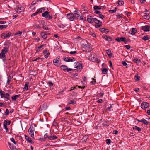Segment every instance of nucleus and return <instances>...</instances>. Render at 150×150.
<instances>
[{
    "label": "nucleus",
    "instance_id": "1",
    "mask_svg": "<svg viewBox=\"0 0 150 150\" xmlns=\"http://www.w3.org/2000/svg\"><path fill=\"white\" fill-rule=\"evenodd\" d=\"M8 50V48L4 47L1 50V52L0 53V58L4 61L6 60V54L7 53Z\"/></svg>",
    "mask_w": 150,
    "mask_h": 150
},
{
    "label": "nucleus",
    "instance_id": "2",
    "mask_svg": "<svg viewBox=\"0 0 150 150\" xmlns=\"http://www.w3.org/2000/svg\"><path fill=\"white\" fill-rule=\"evenodd\" d=\"M82 49L83 51L87 52H90L92 50L90 45L88 43L82 44Z\"/></svg>",
    "mask_w": 150,
    "mask_h": 150
},
{
    "label": "nucleus",
    "instance_id": "3",
    "mask_svg": "<svg viewBox=\"0 0 150 150\" xmlns=\"http://www.w3.org/2000/svg\"><path fill=\"white\" fill-rule=\"evenodd\" d=\"M35 131V128L33 126L31 125L29 129L28 132L30 136L33 139H34V133Z\"/></svg>",
    "mask_w": 150,
    "mask_h": 150
},
{
    "label": "nucleus",
    "instance_id": "4",
    "mask_svg": "<svg viewBox=\"0 0 150 150\" xmlns=\"http://www.w3.org/2000/svg\"><path fill=\"white\" fill-rule=\"evenodd\" d=\"M11 34V33L10 32L6 31L1 34V37L3 39H5L9 37Z\"/></svg>",
    "mask_w": 150,
    "mask_h": 150
},
{
    "label": "nucleus",
    "instance_id": "5",
    "mask_svg": "<svg viewBox=\"0 0 150 150\" xmlns=\"http://www.w3.org/2000/svg\"><path fill=\"white\" fill-rule=\"evenodd\" d=\"M80 13L78 11V10H76L75 13L73 14L74 17L76 19H79L81 20H83V18L80 15Z\"/></svg>",
    "mask_w": 150,
    "mask_h": 150
},
{
    "label": "nucleus",
    "instance_id": "6",
    "mask_svg": "<svg viewBox=\"0 0 150 150\" xmlns=\"http://www.w3.org/2000/svg\"><path fill=\"white\" fill-rule=\"evenodd\" d=\"M49 12L46 11L42 13V16L43 17H45L47 20L51 19L52 18V17L49 14Z\"/></svg>",
    "mask_w": 150,
    "mask_h": 150
},
{
    "label": "nucleus",
    "instance_id": "7",
    "mask_svg": "<svg viewBox=\"0 0 150 150\" xmlns=\"http://www.w3.org/2000/svg\"><path fill=\"white\" fill-rule=\"evenodd\" d=\"M149 106V105L148 103L146 102H142L141 105V107L144 110H146Z\"/></svg>",
    "mask_w": 150,
    "mask_h": 150
},
{
    "label": "nucleus",
    "instance_id": "8",
    "mask_svg": "<svg viewBox=\"0 0 150 150\" xmlns=\"http://www.w3.org/2000/svg\"><path fill=\"white\" fill-rule=\"evenodd\" d=\"M59 58L57 57L56 59H54L53 60L54 64L57 67H59L60 64L61 62L59 60Z\"/></svg>",
    "mask_w": 150,
    "mask_h": 150
},
{
    "label": "nucleus",
    "instance_id": "9",
    "mask_svg": "<svg viewBox=\"0 0 150 150\" xmlns=\"http://www.w3.org/2000/svg\"><path fill=\"white\" fill-rule=\"evenodd\" d=\"M94 23H95V26L96 27H99L101 26L102 22L100 20L96 18Z\"/></svg>",
    "mask_w": 150,
    "mask_h": 150
},
{
    "label": "nucleus",
    "instance_id": "10",
    "mask_svg": "<svg viewBox=\"0 0 150 150\" xmlns=\"http://www.w3.org/2000/svg\"><path fill=\"white\" fill-rule=\"evenodd\" d=\"M96 18H93L91 16H88L87 17V21L90 23H94Z\"/></svg>",
    "mask_w": 150,
    "mask_h": 150
},
{
    "label": "nucleus",
    "instance_id": "11",
    "mask_svg": "<svg viewBox=\"0 0 150 150\" xmlns=\"http://www.w3.org/2000/svg\"><path fill=\"white\" fill-rule=\"evenodd\" d=\"M115 40L119 42H120L121 41H126L127 40L126 38L122 37H121L120 38L117 37L115 39Z\"/></svg>",
    "mask_w": 150,
    "mask_h": 150
},
{
    "label": "nucleus",
    "instance_id": "12",
    "mask_svg": "<svg viewBox=\"0 0 150 150\" xmlns=\"http://www.w3.org/2000/svg\"><path fill=\"white\" fill-rule=\"evenodd\" d=\"M23 11V8L21 6H17L16 8V11L18 13H20Z\"/></svg>",
    "mask_w": 150,
    "mask_h": 150
},
{
    "label": "nucleus",
    "instance_id": "13",
    "mask_svg": "<svg viewBox=\"0 0 150 150\" xmlns=\"http://www.w3.org/2000/svg\"><path fill=\"white\" fill-rule=\"evenodd\" d=\"M150 26L148 25H146L143 26L141 27V29L144 31H149Z\"/></svg>",
    "mask_w": 150,
    "mask_h": 150
},
{
    "label": "nucleus",
    "instance_id": "14",
    "mask_svg": "<svg viewBox=\"0 0 150 150\" xmlns=\"http://www.w3.org/2000/svg\"><path fill=\"white\" fill-rule=\"evenodd\" d=\"M67 18L70 21H72L74 19V17L73 14H67Z\"/></svg>",
    "mask_w": 150,
    "mask_h": 150
},
{
    "label": "nucleus",
    "instance_id": "15",
    "mask_svg": "<svg viewBox=\"0 0 150 150\" xmlns=\"http://www.w3.org/2000/svg\"><path fill=\"white\" fill-rule=\"evenodd\" d=\"M146 11V13H145V14H144V15L142 17L144 19L148 20L150 18L149 16V12L148 11Z\"/></svg>",
    "mask_w": 150,
    "mask_h": 150
},
{
    "label": "nucleus",
    "instance_id": "16",
    "mask_svg": "<svg viewBox=\"0 0 150 150\" xmlns=\"http://www.w3.org/2000/svg\"><path fill=\"white\" fill-rule=\"evenodd\" d=\"M25 139L28 142L31 144H33L34 143L33 142L31 139L28 136L26 135H25Z\"/></svg>",
    "mask_w": 150,
    "mask_h": 150
},
{
    "label": "nucleus",
    "instance_id": "17",
    "mask_svg": "<svg viewBox=\"0 0 150 150\" xmlns=\"http://www.w3.org/2000/svg\"><path fill=\"white\" fill-rule=\"evenodd\" d=\"M43 53L45 54L44 57L45 58H47L50 55V53L46 50H45L43 51Z\"/></svg>",
    "mask_w": 150,
    "mask_h": 150
},
{
    "label": "nucleus",
    "instance_id": "18",
    "mask_svg": "<svg viewBox=\"0 0 150 150\" xmlns=\"http://www.w3.org/2000/svg\"><path fill=\"white\" fill-rule=\"evenodd\" d=\"M57 137L54 135L53 134H51L49 137V139L50 140H52L56 139Z\"/></svg>",
    "mask_w": 150,
    "mask_h": 150
},
{
    "label": "nucleus",
    "instance_id": "19",
    "mask_svg": "<svg viewBox=\"0 0 150 150\" xmlns=\"http://www.w3.org/2000/svg\"><path fill=\"white\" fill-rule=\"evenodd\" d=\"M45 45L42 44L40 46L38 47H36L35 49L36 51L38 52L40 51V50H42L43 49L42 47L44 46Z\"/></svg>",
    "mask_w": 150,
    "mask_h": 150
},
{
    "label": "nucleus",
    "instance_id": "20",
    "mask_svg": "<svg viewBox=\"0 0 150 150\" xmlns=\"http://www.w3.org/2000/svg\"><path fill=\"white\" fill-rule=\"evenodd\" d=\"M137 121L142 122L143 124H144L146 125H148L147 121L144 119L143 118L141 120L137 119Z\"/></svg>",
    "mask_w": 150,
    "mask_h": 150
},
{
    "label": "nucleus",
    "instance_id": "21",
    "mask_svg": "<svg viewBox=\"0 0 150 150\" xmlns=\"http://www.w3.org/2000/svg\"><path fill=\"white\" fill-rule=\"evenodd\" d=\"M132 129L133 130H137L139 133L141 132L142 130V129L141 128H140L137 126H135L132 127Z\"/></svg>",
    "mask_w": 150,
    "mask_h": 150
},
{
    "label": "nucleus",
    "instance_id": "22",
    "mask_svg": "<svg viewBox=\"0 0 150 150\" xmlns=\"http://www.w3.org/2000/svg\"><path fill=\"white\" fill-rule=\"evenodd\" d=\"M41 35L42 38L44 39H46L47 37V35L46 33L44 32H42L41 33Z\"/></svg>",
    "mask_w": 150,
    "mask_h": 150
},
{
    "label": "nucleus",
    "instance_id": "23",
    "mask_svg": "<svg viewBox=\"0 0 150 150\" xmlns=\"http://www.w3.org/2000/svg\"><path fill=\"white\" fill-rule=\"evenodd\" d=\"M100 30L101 32L105 33L106 34L108 33L109 32V30L108 29H105L103 28H100Z\"/></svg>",
    "mask_w": 150,
    "mask_h": 150
},
{
    "label": "nucleus",
    "instance_id": "24",
    "mask_svg": "<svg viewBox=\"0 0 150 150\" xmlns=\"http://www.w3.org/2000/svg\"><path fill=\"white\" fill-rule=\"evenodd\" d=\"M11 121L10 120H5L4 121L3 125H5L7 126V125H9L10 124Z\"/></svg>",
    "mask_w": 150,
    "mask_h": 150
},
{
    "label": "nucleus",
    "instance_id": "25",
    "mask_svg": "<svg viewBox=\"0 0 150 150\" xmlns=\"http://www.w3.org/2000/svg\"><path fill=\"white\" fill-rule=\"evenodd\" d=\"M76 101L74 100H69V101L68 103V104L69 105L72 104L74 105L76 104Z\"/></svg>",
    "mask_w": 150,
    "mask_h": 150
},
{
    "label": "nucleus",
    "instance_id": "26",
    "mask_svg": "<svg viewBox=\"0 0 150 150\" xmlns=\"http://www.w3.org/2000/svg\"><path fill=\"white\" fill-rule=\"evenodd\" d=\"M106 51L109 57L110 58H111L112 57V53L111 50L109 49H108L106 50Z\"/></svg>",
    "mask_w": 150,
    "mask_h": 150
},
{
    "label": "nucleus",
    "instance_id": "27",
    "mask_svg": "<svg viewBox=\"0 0 150 150\" xmlns=\"http://www.w3.org/2000/svg\"><path fill=\"white\" fill-rule=\"evenodd\" d=\"M76 66V67H75L77 69H81L82 68V65L79 63H77Z\"/></svg>",
    "mask_w": 150,
    "mask_h": 150
},
{
    "label": "nucleus",
    "instance_id": "28",
    "mask_svg": "<svg viewBox=\"0 0 150 150\" xmlns=\"http://www.w3.org/2000/svg\"><path fill=\"white\" fill-rule=\"evenodd\" d=\"M67 67L64 65H62L60 67V68L63 69L64 71H67Z\"/></svg>",
    "mask_w": 150,
    "mask_h": 150
},
{
    "label": "nucleus",
    "instance_id": "29",
    "mask_svg": "<svg viewBox=\"0 0 150 150\" xmlns=\"http://www.w3.org/2000/svg\"><path fill=\"white\" fill-rule=\"evenodd\" d=\"M29 82H26L24 86V87L23 88V90H27L28 89Z\"/></svg>",
    "mask_w": 150,
    "mask_h": 150
},
{
    "label": "nucleus",
    "instance_id": "30",
    "mask_svg": "<svg viewBox=\"0 0 150 150\" xmlns=\"http://www.w3.org/2000/svg\"><path fill=\"white\" fill-rule=\"evenodd\" d=\"M0 95L1 98H4L6 96L4 92L2 90H0Z\"/></svg>",
    "mask_w": 150,
    "mask_h": 150
},
{
    "label": "nucleus",
    "instance_id": "31",
    "mask_svg": "<svg viewBox=\"0 0 150 150\" xmlns=\"http://www.w3.org/2000/svg\"><path fill=\"white\" fill-rule=\"evenodd\" d=\"M137 32V30L135 28H132L131 31V34L132 35H134Z\"/></svg>",
    "mask_w": 150,
    "mask_h": 150
},
{
    "label": "nucleus",
    "instance_id": "32",
    "mask_svg": "<svg viewBox=\"0 0 150 150\" xmlns=\"http://www.w3.org/2000/svg\"><path fill=\"white\" fill-rule=\"evenodd\" d=\"M102 37L105 39L106 41H108L109 39H110V40H111V38L110 37H108L107 35H103L102 36Z\"/></svg>",
    "mask_w": 150,
    "mask_h": 150
},
{
    "label": "nucleus",
    "instance_id": "33",
    "mask_svg": "<svg viewBox=\"0 0 150 150\" xmlns=\"http://www.w3.org/2000/svg\"><path fill=\"white\" fill-rule=\"evenodd\" d=\"M102 71L103 74H105L107 73L108 70L107 68H104L102 69Z\"/></svg>",
    "mask_w": 150,
    "mask_h": 150
},
{
    "label": "nucleus",
    "instance_id": "34",
    "mask_svg": "<svg viewBox=\"0 0 150 150\" xmlns=\"http://www.w3.org/2000/svg\"><path fill=\"white\" fill-rule=\"evenodd\" d=\"M93 9L94 10H100L101 9V8L99 6H96L93 7Z\"/></svg>",
    "mask_w": 150,
    "mask_h": 150
},
{
    "label": "nucleus",
    "instance_id": "35",
    "mask_svg": "<svg viewBox=\"0 0 150 150\" xmlns=\"http://www.w3.org/2000/svg\"><path fill=\"white\" fill-rule=\"evenodd\" d=\"M19 96L20 95H15L13 96H12L11 97V98L13 100H15L17 98L19 97Z\"/></svg>",
    "mask_w": 150,
    "mask_h": 150
},
{
    "label": "nucleus",
    "instance_id": "36",
    "mask_svg": "<svg viewBox=\"0 0 150 150\" xmlns=\"http://www.w3.org/2000/svg\"><path fill=\"white\" fill-rule=\"evenodd\" d=\"M124 3L123 1H118V5L119 6H122L124 4Z\"/></svg>",
    "mask_w": 150,
    "mask_h": 150
},
{
    "label": "nucleus",
    "instance_id": "37",
    "mask_svg": "<svg viewBox=\"0 0 150 150\" xmlns=\"http://www.w3.org/2000/svg\"><path fill=\"white\" fill-rule=\"evenodd\" d=\"M133 61L135 63H138L140 62V59L136 58L134 59H133Z\"/></svg>",
    "mask_w": 150,
    "mask_h": 150
},
{
    "label": "nucleus",
    "instance_id": "38",
    "mask_svg": "<svg viewBox=\"0 0 150 150\" xmlns=\"http://www.w3.org/2000/svg\"><path fill=\"white\" fill-rule=\"evenodd\" d=\"M59 28H64V27L67 26V24L63 25V24H57Z\"/></svg>",
    "mask_w": 150,
    "mask_h": 150
},
{
    "label": "nucleus",
    "instance_id": "39",
    "mask_svg": "<svg viewBox=\"0 0 150 150\" xmlns=\"http://www.w3.org/2000/svg\"><path fill=\"white\" fill-rule=\"evenodd\" d=\"M7 25H0V30H2L4 28H6L7 27Z\"/></svg>",
    "mask_w": 150,
    "mask_h": 150
},
{
    "label": "nucleus",
    "instance_id": "40",
    "mask_svg": "<svg viewBox=\"0 0 150 150\" xmlns=\"http://www.w3.org/2000/svg\"><path fill=\"white\" fill-rule=\"evenodd\" d=\"M142 39L144 41L148 40L149 39V38L147 36H144L142 38Z\"/></svg>",
    "mask_w": 150,
    "mask_h": 150
},
{
    "label": "nucleus",
    "instance_id": "41",
    "mask_svg": "<svg viewBox=\"0 0 150 150\" xmlns=\"http://www.w3.org/2000/svg\"><path fill=\"white\" fill-rule=\"evenodd\" d=\"M116 11V8H115L114 9L112 10H110L108 11L110 13H115Z\"/></svg>",
    "mask_w": 150,
    "mask_h": 150
},
{
    "label": "nucleus",
    "instance_id": "42",
    "mask_svg": "<svg viewBox=\"0 0 150 150\" xmlns=\"http://www.w3.org/2000/svg\"><path fill=\"white\" fill-rule=\"evenodd\" d=\"M75 61V59L73 58L72 57L71 58H69L68 59V61L67 62H73Z\"/></svg>",
    "mask_w": 150,
    "mask_h": 150
},
{
    "label": "nucleus",
    "instance_id": "43",
    "mask_svg": "<svg viewBox=\"0 0 150 150\" xmlns=\"http://www.w3.org/2000/svg\"><path fill=\"white\" fill-rule=\"evenodd\" d=\"M106 142L108 145H109L111 142V141L110 139H108L106 140Z\"/></svg>",
    "mask_w": 150,
    "mask_h": 150
},
{
    "label": "nucleus",
    "instance_id": "44",
    "mask_svg": "<svg viewBox=\"0 0 150 150\" xmlns=\"http://www.w3.org/2000/svg\"><path fill=\"white\" fill-rule=\"evenodd\" d=\"M22 34V32L20 31H18L15 33V35H18L20 36Z\"/></svg>",
    "mask_w": 150,
    "mask_h": 150
},
{
    "label": "nucleus",
    "instance_id": "45",
    "mask_svg": "<svg viewBox=\"0 0 150 150\" xmlns=\"http://www.w3.org/2000/svg\"><path fill=\"white\" fill-rule=\"evenodd\" d=\"M44 11V9L43 8H40L37 11L39 12V13H40Z\"/></svg>",
    "mask_w": 150,
    "mask_h": 150
},
{
    "label": "nucleus",
    "instance_id": "46",
    "mask_svg": "<svg viewBox=\"0 0 150 150\" xmlns=\"http://www.w3.org/2000/svg\"><path fill=\"white\" fill-rule=\"evenodd\" d=\"M9 113L10 112L8 110V109H6V112L4 113V114L5 115H7L9 114Z\"/></svg>",
    "mask_w": 150,
    "mask_h": 150
},
{
    "label": "nucleus",
    "instance_id": "47",
    "mask_svg": "<svg viewBox=\"0 0 150 150\" xmlns=\"http://www.w3.org/2000/svg\"><path fill=\"white\" fill-rule=\"evenodd\" d=\"M48 83L50 88L51 87H52L53 86V84L52 82L49 81L48 82Z\"/></svg>",
    "mask_w": 150,
    "mask_h": 150
},
{
    "label": "nucleus",
    "instance_id": "48",
    "mask_svg": "<svg viewBox=\"0 0 150 150\" xmlns=\"http://www.w3.org/2000/svg\"><path fill=\"white\" fill-rule=\"evenodd\" d=\"M10 149L11 150H18V149H16L15 146L12 145V146L11 147V148H10Z\"/></svg>",
    "mask_w": 150,
    "mask_h": 150
},
{
    "label": "nucleus",
    "instance_id": "49",
    "mask_svg": "<svg viewBox=\"0 0 150 150\" xmlns=\"http://www.w3.org/2000/svg\"><path fill=\"white\" fill-rule=\"evenodd\" d=\"M34 27L36 28H38L40 29L41 28V27L38 25H34Z\"/></svg>",
    "mask_w": 150,
    "mask_h": 150
},
{
    "label": "nucleus",
    "instance_id": "50",
    "mask_svg": "<svg viewBox=\"0 0 150 150\" xmlns=\"http://www.w3.org/2000/svg\"><path fill=\"white\" fill-rule=\"evenodd\" d=\"M60 18H58L57 17H56L55 18V21H57L58 22H60L61 21V20H60V19H62V16H60Z\"/></svg>",
    "mask_w": 150,
    "mask_h": 150
},
{
    "label": "nucleus",
    "instance_id": "51",
    "mask_svg": "<svg viewBox=\"0 0 150 150\" xmlns=\"http://www.w3.org/2000/svg\"><path fill=\"white\" fill-rule=\"evenodd\" d=\"M10 140H11V141L12 142H13V143H14L16 145V142L15 141V140H14V138H13L12 137V138H11V139H10Z\"/></svg>",
    "mask_w": 150,
    "mask_h": 150
},
{
    "label": "nucleus",
    "instance_id": "52",
    "mask_svg": "<svg viewBox=\"0 0 150 150\" xmlns=\"http://www.w3.org/2000/svg\"><path fill=\"white\" fill-rule=\"evenodd\" d=\"M104 93H103L100 92L98 94V97H101L103 96Z\"/></svg>",
    "mask_w": 150,
    "mask_h": 150
},
{
    "label": "nucleus",
    "instance_id": "53",
    "mask_svg": "<svg viewBox=\"0 0 150 150\" xmlns=\"http://www.w3.org/2000/svg\"><path fill=\"white\" fill-rule=\"evenodd\" d=\"M38 13H39V12L38 11H36L35 13L32 14L31 15V16L33 17V16H35L37 15Z\"/></svg>",
    "mask_w": 150,
    "mask_h": 150
},
{
    "label": "nucleus",
    "instance_id": "54",
    "mask_svg": "<svg viewBox=\"0 0 150 150\" xmlns=\"http://www.w3.org/2000/svg\"><path fill=\"white\" fill-rule=\"evenodd\" d=\"M92 79L93 80V81H91V83L93 84H95L96 83V80L93 78H92Z\"/></svg>",
    "mask_w": 150,
    "mask_h": 150
},
{
    "label": "nucleus",
    "instance_id": "55",
    "mask_svg": "<svg viewBox=\"0 0 150 150\" xmlns=\"http://www.w3.org/2000/svg\"><path fill=\"white\" fill-rule=\"evenodd\" d=\"M4 98H5V100L6 101L10 99V98L9 96H5Z\"/></svg>",
    "mask_w": 150,
    "mask_h": 150
},
{
    "label": "nucleus",
    "instance_id": "56",
    "mask_svg": "<svg viewBox=\"0 0 150 150\" xmlns=\"http://www.w3.org/2000/svg\"><path fill=\"white\" fill-rule=\"evenodd\" d=\"M40 59H42H42H43V58H40V57H38V58H35V59H33L32 61H33V62L36 61Z\"/></svg>",
    "mask_w": 150,
    "mask_h": 150
},
{
    "label": "nucleus",
    "instance_id": "57",
    "mask_svg": "<svg viewBox=\"0 0 150 150\" xmlns=\"http://www.w3.org/2000/svg\"><path fill=\"white\" fill-rule=\"evenodd\" d=\"M68 57H63V60L67 62L68 61Z\"/></svg>",
    "mask_w": 150,
    "mask_h": 150
},
{
    "label": "nucleus",
    "instance_id": "58",
    "mask_svg": "<svg viewBox=\"0 0 150 150\" xmlns=\"http://www.w3.org/2000/svg\"><path fill=\"white\" fill-rule=\"evenodd\" d=\"M98 103H102L103 102V100L102 99H100L96 101Z\"/></svg>",
    "mask_w": 150,
    "mask_h": 150
},
{
    "label": "nucleus",
    "instance_id": "59",
    "mask_svg": "<svg viewBox=\"0 0 150 150\" xmlns=\"http://www.w3.org/2000/svg\"><path fill=\"white\" fill-rule=\"evenodd\" d=\"M98 15L99 17L102 19H103L104 18V16L102 14H99Z\"/></svg>",
    "mask_w": 150,
    "mask_h": 150
},
{
    "label": "nucleus",
    "instance_id": "60",
    "mask_svg": "<svg viewBox=\"0 0 150 150\" xmlns=\"http://www.w3.org/2000/svg\"><path fill=\"white\" fill-rule=\"evenodd\" d=\"M76 52V51L70 52L69 53L71 54H75Z\"/></svg>",
    "mask_w": 150,
    "mask_h": 150
},
{
    "label": "nucleus",
    "instance_id": "61",
    "mask_svg": "<svg viewBox=\"0 0 150 150\" xmlns=\"http://www.w3.org/2000/svg\"><path fill=\"white\" fill-rule=\"evenodd\" d=\"M94 13L96 14H99L100 13L99 11L96 10L94 11Z\"/></svg>",
    "mask_w": 150,
    "mask_h": 150
},
{
    "label": "nucleus",
    "instance_id": "62",
    "mask_svg": "<svg viewBox=\"0 0 150 150\" xmlns=\"http://www.w3.org/2000/svg\"><path fill=\"white\" fill-rule=\"evenodd\" d=\"M135 78L136 80H139V76H138V75L136 76L135 75Z\"/></svg>",
    "mask_w": 150,
    "mask_h": 150
},
{
    "label": "nucleus",
    "instance_id": "63",
    "mask_svg": "<svg viewBox=\"0 0 150 150\" xmlns=\"http://www.w3.org/2000/svg\"><path fill=\"white\" fill-rule=\"evenodd\" d=\"M65 109L66 110H69L71 109V108L70 107H66L65 108Z\"/></svg>",
    "mask_w": 150,
    "mask_h": 150
},
{
    "label": "nucleus",
    "instance_id": "64",
    "mask_svg": "<svg viewBox=\"0 0 150 150\" xmlns=\"http://www.w3.org/2000/svg\"><path fill=\"white\" fill-rule=\"evenodd\" d=\"M112 108V105H111L110 107H108L107 108L108 110L109 111H111V108Z\"/></svg>",
    "mask_w": 150,
    "mask_h": 150
}]
</instances>
